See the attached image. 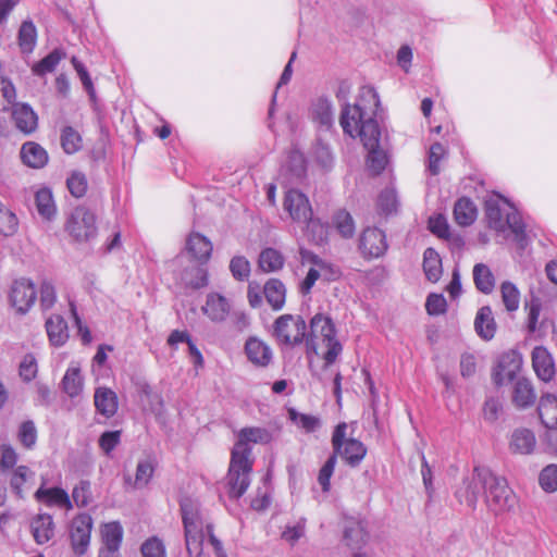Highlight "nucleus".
<instances>
[{
  "label": "nucleus",
  "instance_id": "f257e3e1",
  "mask_svg": "<svg viewBox=\"0 0 557 557\" xmlns=\"http://www.w3.org/2000/svg\"><path fill=\"white\" fill-rule=\"evenodd\" d=\"M380 106L379 95L373 87L360 89V101L354 106L345 102L339 123L345 134L352 138L360 137L364 148L380 145L381 131L374 115Z\"/></svg>",
  "mask_w": 557,
  "mask_h": 557
},
{
  "label": "nucleus",
  "instance_id": "f03ea898",
  "mask_svg": "<svg viewBox=\"0 0 557 557\" xmlns=\"http://www.w3.org/2000/svg\"><path fill=\"white\" fill-rule=\"evenodd\" d=\"M485 218L487 225L497 234L510 230L517 245L524 249L528 245L525 225L518 210L500 195L496 194L485 200Z\"/></svg>",
  "mask_w": 557,
  "mask_h": 557
},
{
  "label": "nucleus",
  "instance_id": "7ed1b4c3",
  "mask_svg": "<svg viewBox=\"0 0 557 557\" xmlns=\"http://www.w3.org/2000/svg\"><path fill=\"white\" fill-rule=\"evenodd\" d=\"M321 338L326 350L322 355L324 368L332 366L343 351V345L336 338V329L333 320L323 313L314 314L310 320V332L307 333V354H318L317 339Z\"/></svg>",
  "mask_w": 557,
  "mask_h": 557
},
{
  "label": "nucleus",
  "instance_id": "20e7f679",
  "mask_svg": "<svg viewBox=\"0 0 557 557\" xmlns=\"http://www.w3.org/2000/svg\"><path fill=\"white\" fill-rule=\"evenodd\" d=\"M185 543L190 556H200L206 537V522L198 504L190 499L181 503Z\"/></svg>",
  "mask_w": 557,
  "mask_h": 557
},
{
  "label": "nucleus",
  "instance_id": "39448f33",
  "mask_svg": "<svg viewBox=\"0 0 557 557\" xmlns=\"http://www.w3.org/2000/svg\"><path fill=\"white\" fill-rule=\"evenodd\" d=\"M347 429L346 422H341L335 426L331 440L333 447L331 456H335V461L339 456L349 467L356 468L364 459L367 447L361 441L347 437Z\"/></svg>",
  "mask_w": 557,
  "mask_h": 557
},
{
  "label": "nucleus",
  "instance_id": "423d86ee",
  "mask_svg": "<svg viewBox=\"0 0 557 557\" xmlns=\"http://www.w3.org/2000/svg\"><path fill=\"white\" fill-rule=\"evenodd\" d=\"M494 472L486 467H474L472 473L465 478L462 484L456 491V496L461 504L474 508L481 496L485 497L486 490L493 480Z\"/></svg>",
  "mask_w": 557,
  "mask_h": 557
},
{
  "label": "nucleus",
  "instance_id": "0eeeda50",
  "mask_svg": "<svg viewBox=\"0 0 557 557\" xmlns=\"http://www.w3.org/2000/svg\"><path fill=\"white\" fill-rule=\"evenodd\" d=\"M252 466L253 458H247L232 451L226 478L231 498H239L246 493L250 485Z\"/></svg>",
  "mask_w": 557,
  "mask_h": 557
},
{
  "label": "nucleus",
  "instance_id": "6e6552de",
  "mask_svg": "<svg viewBox=\"0 0 557 557\" xmlns=\"http://www.w3.org/2000/svg\"><path fill=\"white\" fill-rule=\"evenodd\" d=\"M307 325L300 315L283 314L273 324V335L280 344L297 346L307 337Z\"/></svg>",
  "mask_w": 557,
  "mask_h": 557
},
{
  "label": "nucleus",
  "instance_id": "1a4fd4ad",
  "mask_svg": "<svg viewBox=\"0 0 557 557\" xmlns=\"http://www.w3.org/2000/svg\"><path fill=\"white\" fill-rule=\"evenodd\" d=\"M484 498L490 510L495 515L509 512L517 505V497L508 486L506 479L495 473Z\"/></svg>",
  "mask_w": 557,
  "mask_h": 557
},
{
  "label": "nucleus",
  "instance_id": "9d476101",
  "mask_svg": "<svg viewBox=\"0 0 557 557\" xmlns=\"http://www.w3.org/2000/svg\"><path fill=\"white\" fill-rule=\"evenodd\" d=\"M66 232L76 242H89L97 235L96 215L86 207H76L67 218Z\"/></svg>",
  "mask_w": 557,
  "mask_h": 557
},
{
  "label": "nucleus",
  "instance_id": "9b49d317",
  "mask_svg": "<svg viewBox=\"0 0 557 557\" xmlns=\"http://www.w3.org/2000/svg\"><path fill=\"white\" fill-rule=\"evenodd\" d=\"M213 245L211 240L198 232H191L185 242L184 250L176 257L175 262L183 264L186 256L190 261L207 263L211 257Z\"/></svg>",
  "mask_w": 557,
  "mask_h": 557
},
{
  "label": "nucleus",
  "instance_id": "f8f14e48",
  "mask_svg": "<svg viewBox=\"0 0 557 557\" xmlns=\"http://www.w3.org/2000/svg\"><path fill=\"white\" fill-rule=\"evenodd\" d=\"M358 247L364 259H377L388 249L386 234L377 227H366L360 234Z\"/></svg>",
  "mask_w": 557,
  "mask_h": 557
},
{
  "label": "nucleus",
  "instance_id": "ddd939ff",
  "mask_svg": "<svg viewBox=\"0 0 557 557\" xmlns=\"http://www.w3.org/2000/svg\"><path fill=\"white\" fill-rule=\"evenodd\" d=\"M272 441L273 433L269 429L261 426L243 428L237 434V441L232 451L252 458L250 444L267 445Z\"/></svg>",
  "mask_w": 557,
  "mask_h": 557
},
{
  "label": "nucleus",
  "instance_id": "4468645a",
  "mask_svg": "<svg viewBox=\"0 0 557 557\" xmlns=\"http://www.w3.org/2000/svg\"><path fill=\"white\" fill-rule=\"evenodd\" d=\"M37 299L35 284L25 277L15 280L10 292V301L20 313H26Z\"/></svg>",
  "mask_w": 557,
  "mask_h": 557
},
{
  "label": "nucleus",
  "instance_id": "2eb2a0df",
  "mask_svg": "<svg viewBox=\"0 0 557 557\" xmlns=\"http://www.w3.org/2000/svg\"><path fill=\"white\" fill-rule=\"evenodd\" d=\"M92 519L87 513L77 515L71 524L70 537L74 553L83 555L88 549L90 543V533Z\"/></svg>",
  "mask_w": 557,
  "mask_h": 557
},
{
  "label": "nucleus",
  "instance_id": "dca6fc26",
  "mask_svg": "<svg viewBox=\"0 0 557 557\" xmlns=\"http://www.w3.org/2000/svg\"><path fill=\"white\" fill-rule=\"evenodd\" d=\"M522 358L515 350L503 354L498 360L497 367L493 372V381L497 386L507 382L516 381L517 374L521 370Z\"/></svg>",
  "mask_w": 557,
  "mask_h": 557
},
{
  "label": "nucleus",
  "instance_id": "f3484780",
  "mask_svg": "<svg viewBox=\"0 0 557 557\" xmlns=\"http://www.w3.org/2000/svg\"><path fill=\"white\" fill-rule=\"evenodd\" d=\"M202 313L213 323H223L232 312V302L220 293L211 292L207 295Z\"/></svg>",
  "mask_w": 557,
  "mask_h": 557
},
{
  "label": "nucleus",
  "instance_id": "a211bd4d",
  "mask_svg": "<svg viewBox=\"0 0 557 557\" xmlns=\"http://www.w3.org/2000/svg\"><path fill=\"white\" fill-rule=\"evenodd\" d=\"M284 210L287 211L292 220L296 223H302L312 215V208L307 196L297 189H290L285 194Z\"/></svg>",
  "mask_w": 557,
  "mask_h": 557
},
{
  "label": "nucleus",
  "instance_id": "6ab92c4d",
  "mask_svg": "<svg viewBox=\"0 0 557 557\" xmlns=\"http://www.w3.org/2000/svg\"><path fill=\"white\" fill-rule=\"evenodd\" d=\"M244 352L247 359L258 368H267L273 359L271 347L256 336L247 338L244 345Z\"/></svg>",
  "mask_w": 557,
  "mask_h": 557
},
{
  "label": "nucleus",
  "instance_id": "aec40b11",
  "mask_svg": "<svg viewBox=\"0 0 557 557\" xmlns=\"http://www.w3.org/2000/svg\"><path fill=\"white\" fill-rule=\"evenodd\" d=\"M11 117L15 127L24 135L33 134L38 127L37 113L27 103H14L12 106Z\"/></svg>",
  "mask_w": 557,
  "mask_h": 557
},
{
  "label": "nucleus",
  "instance_id": "412c9836",
  "mask_svg": "<svg viewBox=\"0 0 557 557\" xmlns=\"http://www.w3.org/2000/svg\"><path fill=\"white\" fill-rule=\"evenodd\" d=\"M206 263L190 261L177 274L181 284L186 288L199 289L208 285V272Z\"/></svg>",
  "mask_w": 557,
  "mask_h": 557
},
{
  "label": "nucleus",
  "instance_id": "4be33fe9",
  "mask_svg": "<svg viewBox=\"0 0 557 557\" xmlns=\"http://www.w3.org/2000/svg\"><path fill=\"white\" fill-rule=\"evenodd\" d=\"M532 367L536 376L543 382H550L555 376L556 369L554 358L543 346L532 350Z\"/></svg>",
  "mask_w": 557,
  "mask_h": 557
},
{
  "label": "nucleus",
  "instance_id": "5701e85b",
  "mask_svg": "<svg viewBox=\"0 0 557 557\" xmlns=\"http://www.w3.org/2000/svg\"><path fill=\"white\" fill-rule=\"evenodd\" d=\"M35 498L37 502L44 503L48 507H59L66 510L73 508L69 494L61 487L40 486L35 492Z\"/></svg>",
  "mask_w": 557,
  "mask_h": 557
},
{
  "label": "nucleus",
  "instance_id": "b1692460",
  "mask_svg": "<svg viewBox=\"0 0 557 557\" xmlns=\"http://www.w3.org/2000/svg\"><path fill=\"white\" fill-rule=\"evenodd\" d=\"M94 404L97 412L106 418H112L119 409L116 393L106 386H100L95 389Z\"/></svg>",
  "mask_w": 557,
  "mask_h": 557
},
{
  "label": "nucleus",
  "instance_id": "393cba45",
  "mask_svg": "<svg viewBox=\"0 0 557 557\" xmlns=\"http://www.w3.org/2000/svg\"><path fill=\"white\" fill-rule=\"evenodd\" d=\"M511 399L512 404L519 409L532 407L536 400L532 382L527 377H518L513 383Z\"/></svg>",
  "mask_w": 557,
  "mask_h": 557
},
{
  "label": "nucleus",
  "instance_id": "a878e982",
  "mask_svg": "<svg viewBox=\"0 0 557 557\" xmlns=\"http://www.w3.org/2000/svg\"><path fill=\"white\" fill-rule=\"evenodd\" d=\"M54 522L49 513H38L30 521V531L38 545L48 543L54 536Z\"/></svg>",
  "mask_w": 557,
  "mask_h": 557
},
{
  "label": "nucleus",
  "instance_id": "bb28decb",
  "mask_svg": "<svg viewBox=\"0 0 557 557\" xmlns=\"http://www.w3.org/2000/svg\"><path fill=\"white\" fill-rule=\"evenodd\" d=\"M474 330L478 336L485 342L494 338L497 325L490 306L479 309L474 319Z\"/></svg>",
  "mask_w": 557,
  "mask_h": 557
},
{
  "label": "nucleus",
  "instance_id": "cd10ccee",
  "mask_svg": "<svg viewBox=\"0 0 557 557\" xmlns=\"http://www.w3.org/2000/svg\"><path fill=\"white\" fill-rule=\"evenodd\" d=\"M536 438L534 433L525 428L516 429L509 442V449L513 454L530 455L534 451Z\"/></svg>",
  "mask_w": 557,
  "mask_h": 557
},
{
  "label": "nucleus",
  "instance_id": "c85d7f7f",
  "mask_svg": "<svg viewBox=\"0 0 557 557\" xmlns=\"http://www.w3.org/2000/svg\"><path fill=\"white\" fill-rule=\"evenodd\" d=\"M369 534L364 524L357 520H347L344 527V541L350 549H361L367 545Z\"/></svg>",
  "mask_w": 557,
  "mask_h": 557
},
{
  "label": "nucleus",
  "instance_id": "c756f323",
  "mask_svg": "<svg viewBox=\"0 0 557 557\" xmlns=\"http://www.w3.org/2000/svg\"><path fill=\"white\" fill-rule=\"evenodd\" d=\"M22 162L28 168L41 169L48 162L47 151L35 141H26L20 151Z\"/></svg>",
  "mask_w": 557,
  "mask_h": 557
},
{
  "label": "nucleus",
  "instance_id": "7c9ffc66",
  "mask_svg": "<svg viewBox=\"0 0 557 557\" xmlns=\"http://www.w3.org/2000/svg\"><path fill=\"white\" fill-rule=\"evenodd\" d=\"M35 473L26 466H20L14 469L10 479L12 492L20 498H23L34 485Z\"/></svg>",
  "mask_w": 557,
  "mask_h": 557
},
{
  "label": "nucleus",
  "instance_id": "2f4dec72",
  "mask_svg": "<svg viewBox=\"0 0 557 557\" xmlns=\"http://www.w3.org/2000/svg\"><path fill=\"white\" fill-rule=\"evenodd\" d=\"M539 417L547 429H557V396L550 393L543 394L537 406Z\"/></svg>",
  "mask_w": 557,
  "mask_h": 557
},
{
  "label": "nucleus",
  "instance_id": "473e14b6",
  "mask_svg": "<svg viewBox=\"0 0 557 557\" xmlns=\"http://www.w3.org/2000/svg\"><path fill=\"white\" fill-rule=\"evenodd\" d=\"M311 116L319 127L330 129L334 123L332 102L326 98L317 99L311 107Z\"/></svg>",
  "mask_w": 557,
  "mask_h": 557
},
{
  "label": "nucleus",
  "instance_id": "72a5a7b5",
  "mask_svg": "<svg viewBox=\"0 0 557 557\" xmlns=\"http://www.w3.org/2000/svg\"><path fill=\"white\" fill-rule=\"evenodd\" d=\"M46 331L53 346H62L69 338L67 323L59 314L51 315L47 319Z\"/></svg>",
  "mask_w": 557,
  "mask_h": 557
},
{
  "label": "nucleus",
  "instance_id": "f704fd0d",
  "mask_svg": "<svg viewBox=\"0 0 557 557\" xmlns=\"http://www.w3.org/2000/svg\"><path fill=\"white\" fill-rule=\"evenodd\" d=\"M478 210L474 202L467 197L458 199L454 206V219L460 226H469L476 219Z\"/></svg>",
  "mask_w": 557,
  "mask_h": 557
},
{
  "label": "nucleus",
  "instance_id": "c9c22d12",
  "mask_svg": "<svg viewBox=\"0 0 557 557\" xmlns=\"http://www.w3.org/2000/svg\"><path fill=\"white\" fill-rule=\"evenodd\" d=\"M268 304L273 310H281L285 304L286 289L284 284L277 278L269 280L263 288Z\"/></svg>",
  "mask_w": 557,
  "mask_h": 557
},
{
  "label": "nucleus",
  "instance_id": "e433bc0d",
  "mask_svg": "<svg viewBox=\"0 0 557 557\" xmlns=\"http://www.w3.org/2000/svg\"><path fill=\"white\" fill-rule=\"evenodd\" d=\"M63 392L71 398L77 397L83 391V376L78 366H70L61 381Z\"/></svg>",
  "mask_w": 557,
  "mask_h": 557
},
{
  "label": "nucleus",
  "instance_id": "4c0bfd02",
  "mask_svg": "<svg viewBox=\"0 0 557 557\" xmlns=\"http://www.w3.org/2000/svg\"><path fill=\"white\" fill-rule=\"evenodd\" d=\"M101 548L120 549L123 540V528L117 521L103 524L101 528Z\"/></svg>",
  "mask_w": 557,
  "mask_h": 557
},
{
  "label": "nucleus",
  "instance_id": "58836bf2",
  "mask_svg": "<svg viewBox=\"0 0 557 557\" xmlns=\"http://www.w3.org/2000/svg\"><path fill=\"white\" fill-rule=\"evenodd\" d=\"M475 287L483 294H491L495 287V277L491 269L484 263H476L473 268Z\"/></svg>",
  "mask_w": 557,
  "mask_h": 557
},
{
  "label": "nucleus",
  "instance_id": "ea45409f",
  "mask_svg": "<svg viewBox=\"0 0 557 557\" xmlns=\"http://www.w3.org/2000/svg\"><path fill=\"white\" fill-rule=\"evenodd\" d=\"M423 270L430 282H437L442 275V261L433 248H426L423 253Z\"/></svg>",
  "mask_w": 557,
  "mask_h": 557
},
{
  "label": "nucleus",
  "instance_id": "a19ab883",
  "mask_svg": "<svg viewBox=\"0 0 557 557\" xmlns=\"http://www.w3.org/2000/svg\"><path fill=\"white\" fill-rule=\"evenodd\" d=\"M17 40L23 53L33 52L37 41V29L30 20L24 21L21 24Z\"/></svg>",
  "mask_w": 557,
  "mask_h": 557
},
{
  "label": "nucleus",
  "instance_id": "79ce46f5",
  "mask_svg": "<svg viewBox=\"0 0 557 557\" xmlns=\"http://www.w3.org/2000/svg\"><path fill=\"white\" fill-rule=\"evenodd\" d=\"M258 264L263 272H275L283 268L284 258L278 250L274 248H265L259 256Z\"/></svg>",
  "mask_w": 557,
  "mask_h": 557
},
{
  "label": "nucleus",
  "instance_id": "37998d69",
  "mask_svg": "<svg viewBox=\"0 0 557 557\" xmlns=\"http://www.w3.org/2000/svg\"><path fill=\"white\" fill-rule=\"evenodd\" d=\"M64 57L65 53L61 49H54L39 62L35 63L32 66V72L37 76L52 73Z\"/></svg>",
  "mask_w": 557,
  "mask_h": 557
},
{
  "label": "nucleus",
  "instance_id": "c03bdc74",
  "mask_svg": "<svg viewBox=\"0 0 557 557\" xmlns=\"http://www.w3.org/2000/svg\"><path fill=\"white\" fill-rule=\"evenodd\" d=\"M305 236L310 243L322 245L327 240V226L319 219L309 218L306 222Z\"/></svg>",
  "mask_w": 557,
  "mask_h": 557
},
{
  "label": "nucleus",
  "instance_id": "a18cd8bd",
  "mask_svg": "<svg viewBox=\"0 0 557 557\" xmlns=\"http://www.w3.org/2000/svg\"><path fill=\"white\" fill-rule=\"evenodd\" d=\"M35 202L37 211L42 218L50 220L54 216L57 209L50 189H39L35 195Z\"/></svg>",
  "mask_w": 557,
  "mask_h": 557
},
{
  "label": "nucleus",
  "instance_id": "49530a36",
  "mask_svg": "<svg viewBox=\"0 0 557 557\" xmlns=\"http://www.w3.org/2000/svg\"><path fill=\"white\" fill-rule=\"evenodd\" d=\"M332 224L344 238H350L355 234V222L352 216L346 210H338L334 213Z\"/></svg>",
  "mask_w": 557,
  "mask_h": 557
},
{
  "label": "nucleus",
  "instance_id": "de8ad7c7",
  "mask_svg": "<svg viewBox=\"0 0 557 557\" xmlns=\"http://www.w3.org/2000/svg\"><path fill=\"white\" fill-rule=\"evenodd\" d=\"M368 150L367 165L368 169L377 175L384 171L387 164V156L380 145L373 148H366Z\"/></svg>",
  "mask_w": 557,
  "mask_h": 557
},
{
  "label": "nucleus",
  "instance_id": "09e8293b",
  "mask_svg": "<svg viewBox=\"0 0 557 557\" xmlns=\"http://www.w3.org/2000/svg\"><path fill=\"white\" fill-rule=\"evenodd\" d=\"M502 299L506 309L510 312L516 311L520 304V292L511 282H504L500 285Z\"/></svg>",
  "mask_w": 557,
  "mask_h": 557
},
{
  "label": "nucleus",
  "instance_id": "8fccbe9b",
  "mask_svg": "<svg viewBox=\"0 0 557 557\" xmlns=\"http://www.w3.org/2000/svg\"><path fill=\"white\" fill-rule=\"evenodd\" d=\"M398 200L393 188H385L377 198V210L380 214L389 215L397 211Z\"/></svg>",
  "mask_w": 557,
  "mask_h": 557
},
{
  "label": "nucleus",
  "instance_id": "3c124183",
  "mask_svg": "<svg viewBox=\"0 0 557 557\" xmlns=\"http://www.w3.org/2000/svg\"><path fill=\"white\" fill-rule=\"evenodd\" d=\"M313 160L323 171H330L334 165V156L332 150L326 144L320 140L313 148Z\"/></svg>",
  "mask_w": 557,
  "mask_h": 557
},
{
  "label": "nucleus",
  "instance_id": "603ef678",
  "mask_svg": "<svg viewBox=\"0 0 557 557\" xmlns=\"http://www.w3.org/2000/svg\"><path fill=\"white\" fill-rule=\"evenodd\" d=\"M61 145L66 153H75L82 148V137L73 127L66 126L61 133Z\"/></svg>",
  "mask_w": 557,
  "mask_h": 557
},
{
  "label": "nucleus",
  "instance_id": "864d4df0",
  "mask_svg": "<svg viewBox=\"0 0 557 557\" xmlns=\"http://www.w3.org/2000/svg\"><path fill=\"white\" fill-rule=\"evenodd\" d=\"M20 443L26 449H33L37 442V429L32 420L24 421L17 432Z\"/></svg>",
  "mask_w": 557,
  "mask_h": 557
},
{
  "label": "nucleus",
  "instance_id": "5fc2aeb1",
  "mask_svg": "<svg viewBox=\"0 0 557 557\" xmlns=\"http://www.w3.org/2000/svg\"><path fill=\"white\" fill-rule=\"evenodd\" d=\"M66 186L73 197H83L88 187L86 175L78 171L72 172L66 180Z\"/></svg>",
  "mask_w": 557,
  "mask_h": 557
},
{
  "label": "nucleus",
  "instance_id": "6e6d98bb",
  "mask_svg": "<svg viewBox=\"0 0 557 557\" xmlns=\"http://www.w3.org/2000/svg\"><path fill=\"white\" fill-rule=\"evenodd\" d=\"M230 271L237 281H246L250 275V262L244 256H235L231 259Z\"/></svg>",
  "mask_w": 557,
  "mask_h": 557
},
{
  "label": "nucleus",
  "instance_id": "4d7b16f0",
  "mask_svg": "<svg viewBox=\"0 0 557 557\" xmlns=\"http://www.w3.org/2000/svg\"><path fill=\"white\" fill-rule=\"evenodd\" d=\"M16 215L7 209L3 205L0 206V234L11 236L17 231Z\"/></svg>",
  "mask_w": 557,
  "mask_h": 557
},
{
  "label": "nucleus",
  "instance_id": "13d9d810",
  "mask_svg": "<svg viewBox=\"0 0 557 557\" xmlns=\"http://www.w3.org/2000/svg\"><path fill=\"white\" fill-rule=\"evenodd\" d=\"M39 301L42 310H48L53 307L57 301V292L51 281L44 278L39 286Z\"/></svg>",
  "mask_w": 557,
  "mask_h": 557
},
{
  "label": "nucleus",
  "instance_id": "bf43d9fd",
  "mask_svg": "<svg viewBox=\"0 0 557 557\" xmlns=\"http://www.w3.org/2000/svg\"><path fill=\"white\" fill-rule=\"evenodd\" d=\"M153 471L154 469L150 460H140L137 463L136 475L133 482V486L136 488H141L146 486L149 483L150 479L152 478Z\"/></svg>",
  "mask_w": 557,
  "mask_h": 557
},
{
  "label": "nucleus",
  "instance_id": "052dcab7",
  "mask_svg": "<svg viewBox=\"0 0 557 557\" xmlns=\"http://www.w3.org/2000/svg\"><path fill=\"white\" fill-rule=\"evenodd\" d=\"M542 305L539 299H532L529 306L527 329L530 334L542 331L545 325V320L539 323Z\"/></svg>",
  "mask_w": 557,
  "mask_h": 557
},
{
  "label": "nucleus",
  "instance_id": "680f3d73",
  "mask_svg": "<svg viewBox=\"0 0 557 557\" xmlns=\"http://www.w3.org/2000/svg\"><path fill=\"white\" fill-rule=\"evenodd\" d=\"M143 557H166L164 543L157 536L147 539L140 547Z\"/></svg>",
  "mask_w": 557,
  "mask_h": 557
},
{
  "label": "nucleus",
  "instance_id": "e2e57ef3",
  "mask_svg": "<svg viewBox=\"0 0 557 557\" xmlns=\"http://www.w3.org/2000/svg\"><path fill=\"white\" fill-rule=\"evenodd\" d=\"M305 532L306 519L300 518L296 522L285 527V530L282 532V539L290 545H295L305 535Z\"/></svg>",
  "mask_w": 557,
  "mask_h": 557
},
{
  "label": "nucleus",
  "instance_id": "0e129e2a",
  "mask_svg": "<svg viewBox=\"0 0 557 557\" xmlns=\"http://www.w3.org/2000/svg\"><path fill=\"white\" fill-rule=\"evenodd\" d=\"M541 487L545 492H555L557 490V465H548L539 476Z\"/></svg>",
  "mask_w": 557,
  "mask_h": 557
},
{
  "label": "nucleus",
  "instance_id": "69168bd1",
  "mask_svg": "<svg viewBox=\"0 0 557 557\" xmlns=\"http://www.w3.org/2000/svg\"><path fill=\"white\" fill-rule=\"evenodd\" d=\"M73 502L77 507H86L91 500V491L89 481H81L72 491Z\"/></svg>",
  "mask_w": 557,
  "mask_h": 557
},
{
  "label": "nucleus",
  "instance_id": "338daca9",
  "mask_svg": "<svg viewBox=\"0 0 557 557\" xmlns=\"http://www.w3.org/2000/svg\"><path fill=\"white\" fill-rule=\"evenodd\" d=\"M289 416L293 422L306 432H313L320 425L319 418L311 414L298 413L295 410H290Z\"/></svg>",
  "mask_w": 557,
  "mask_h": 557
},
{
  "label": "nucleus",
  "instance_id": "774afa93",
  "mask_svg": "<svg viewBox=\"0 0 557 557\" xmlns=\"http://www.w3.org/2000/svg\"><path fill=\"white\" fill-rule=\"evenodd\" d=\"M336 466L335 456H330L319 471L318 482L323 492H329L331 487V478Z\"/></svg>",
  "mask_w": 557,
  "mask_h": 557
}]
</instances>
